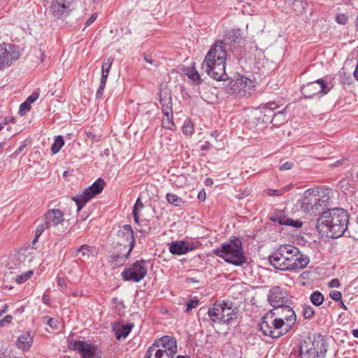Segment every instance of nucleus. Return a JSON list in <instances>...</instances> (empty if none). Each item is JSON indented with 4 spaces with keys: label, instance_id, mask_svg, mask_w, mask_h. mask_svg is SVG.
Segmentation results:
<instances>
[{
    "label": "nucleus",
    "instance_id": "48",
    "mask_svg": "<svg viewBox=\"0 0 358 358\" xmlns=\"http://www.w3.org/2000/svg\"><path fill=\"white\" fill-rule=\"evenodd\" d=\"M330 297L334 301H339L342 299V294L339 291L334 290L330 292Z\"/></svg>",
    "mask_w": 358,
    "mask_h": 358
},
{
    "label": "nucleus",
    "instance_id": "35",
    "mask_svg": "<svg viewBox=\"0 0 358 358\" xmlns=\"http://www.w3.org/2000/svg\"><path fill=\"white\" fill-rule=\"evenodd\" d=\"M64 144V138L62 136H57L51 147V151L53 154H57L59 152L61 148Z\"/></svg>",
    "mask_w": 358,
    "mask_h": 358
},
{
    "label": "nucleus",
    "instance_id": "55",
    "mask_svg": "<svg viewBox=\"0 0 358 358\" xmlns=\"http://www.w3.org/2000/svg\"><path fill=\"white\" fill-rule=\"evenodd\" d=\"M143 208V204L141 201V199L138 198L134 206L133 211L138 212L139 209H141Z\"/></svg>",
    "mask_w": 358,
    "mask_h": 358
},
{
    "label": "nucleus",
    "instance_id": "16",
    "mask_svg": "<svg viewBox=\"0 0 358 358\" xmlns=\"http://www.w3.org/2000/svg\"><path fill=\"white\" fill-rule=\"evenodd\" d=\"M267 301L273 307V310L286 306V293L279 286L271 287L267 295Z\"/></svg>",
    "mask_w": 358,
    "mask_h": 358
},
{
    "label": "nucleus",
    "instance_id": "31",
    "mask_svg": "<svg viewBox=\"0 0 358 358\" xmlns=\"http://www.w3.org/2000/svg\"><path fill=\"white\" fill-rule=\"evenodd\" d=\"M134 327L133 324L122 325L120 328L115 329V338L120 340L121 338H126Z\"/></svg>",
    "mask_w": 358,
    "mask_h": 358
},
{
    "label": "nucleus",
    "instance_id": "37",
    "mask_svg": "<svg viewBox=\"0 0 358 358\" xmlns=\"http://www.w3.org/2000/svg\"><path fill=\"white\" fill-rule=\"evenodd\" d=\"M33 273H34L33 271H26L24 273L17 275L15 277V280L17 284H22V283L26 282L27 280H29L31 277Z\"/></svg>",
    "mask_w": 358,
    "mask_h": 358
},
{
    "label": "nucleus",
    "instance_id": "38",
    "mask_svg": "<svg viewBox=\"0 0 358 358\" xmlns=\"http://www.w3.org/2000/svg\"><path fill=\"white\" fill-rule=\"evenodd\" d=\"M14 259L16 262H19V264H24L27 261L30 262L31 260V258L29 256L26 255L24 252H17L15 256Z\"/></svg>",
    "mask_w": 358,
    "mask_h": 358
},
{
    "label": "nucleus",
    "instance_id": "56",
    "mask_svg": "<svg viewBox=\"0 0 358 358\" xmlns=\"http://www.w3.org/2000/svg\"><path fill=\"white\" fill-rule=\"evenodd\" d=\"M105 87H106V85H99V87L98 88L96 93V96L97 99L102 98Z\"/></svg>",
    "mask_w": 358,
    "mask_h": 358
},
{
    "label": "nucleus",
    "instance_id": "22",
    "mask_svg": "<svg viewBox=\"0 0 358 358\" xmlns=\"http://www.w3.org/2000/svg\"><path fill=\"white\" fill-rule=\"evenodd\" d=\"M223 311L222 303H215L213 307L208 310L209 320L212 323L224 324V318L222 315Z\"/></svg>",
    "mask_w": 358,
    "mask_h": 358
},
{
    "label": "nucleus",
    "instance_id": "10",
    "mask_svg": "<svg viewBox=\"0 0 358 358\" xmlns=\"http://www.w3.org/2000/svg\"><path fill=\"white\" fill-rule=\"evenodd\" d=\"M68 348L71 350L78 351L82 358L101 357V352L94 345L83 341H70L68 343Z\"/></svg>",
    "mask_w": 358,
    "mask_h": 358
},
{
    "label": "nucleus",
    "instance_id": "45",
    "mask_svg": "<svg viewBox=\"0 0 358 358\" xmlns=\"http://www.w3.org/2000/svg\"><path fill=\"white\" fill-rule=\"evenodd\" d=\"M183 133L185 134H192L194 132V127L190 122H185L182 127Z\"/></svg>",
    "mask_w": 358,
    "mask_h": 358
},
{
    "label": "nucleus",
    "instance_id": "59",
    "mask_svg": "<svg viewBox=\"0 0 358 358\" xmlns=\"http://www.w3.org/2000/svg\"><path fill=\"white\" fill-rule=\"evenodd\" d=\"M57 283L62 288H65L66 287V280L63 277H59L57 278Z\"/></svg>",
    "mask_w": 358,
    "mask_h": 358
},
{
    "label": "nucleus",
    "instance_id": "47",
    "mask_svg": "<svg viewBox=\"0 0 358 358\" xmlns=\"http://www.w3.org/2000/svg\"><path fill=\"white\" fill-rule=\"evenodd\" d=\"M348 17L345 14H338L336 16V22L340 24H345L348 22Z\"/></svg>",
    "mask_w": 358,
    "mask_h": 358
},
{
    "label": "nucleus",
    "instance_id": "23",
    "mask_svg": "<svg viewBox=\"0 0 358 358\" xmlns=\"http://www.w3.org/2000/svg\"><path fill=\"white\" fill-rule=\"evenodd\" d=\"M194 248V246L188 245L184 241H175L170 244L169 251L173 255H184Z\"/></svg>",
    "mask_w": 358,
    "mask_h": 358
},
{
    "label": "nucleus",
    "instance_id": "36",
    "mask_svg": "<svg viewBox=\"0 0 358 358\" xmlns=\"http://www.w3.org/2000/svg\"><path fill=\"white\" fill-rule=\"evenodd\" d=\"M156 350H155L154 346H150L145 354V358H158L157 357L156 355ZM169 357H165L164 355H162L160 358H174L176 354L169 355V353H167Z\"/></svg>",
    "mask_w": 358,
    "mask_h": 358
},
{
    "label": "nucleus",
    "instance_id": "50",
    "mask_svg": "<svg viewBox=\"0 0 358 358\" xmlns=\"http://www.w3.org/2000/svg\"><path fill=\"white\" fill-rule=\"evenodd\" d=\"M38 92H34L26 100V101H27L28 103H29L30 104L34 103L35 101L37 100V99L38 98Z\"/></svg>",
    "mask_w": 358,
    "mask_h": 358
},
{
    "label": "nucleus",
    "instance_id": "44",
    "mask_svg": "<svg viewBox=\"0 0 358 358\" xmlns=\"http://www.w3.org/2000/svg\"><path fill=\"white\" fill-rule=\"evenodd\" d=\"M129 248L130 247H127V245H122L116 243V245L114 248V251L119 255H124V253H127L126 252L129 250Z\"/></svg>",
    "mask_w": 358,
    "mask_h": 358
},
{
    "label": "nucleus",
    "instance_id": "64",
    "mask_svg": "<svg viewBox=\"0 0 358 358\" xmlns=\"http://www.w3.org/2000/svg\"><path fill=\"white\" fill-rule=\"evenodd\" d=\"M108 76H107V75L101 74V83H100V85H106V80H107Z\"/></svg>",
    "mask_w": 358,
    "mask_h": 358
},
{
    "label": "nucleus",
    "instance_id": "4",
    "mask_svg": "<svg viewBox=\"0 0 358 358\" xmlns=\"http://www.w3.org/2000/svg\"><path fill=\"white\" fill-rule=\"evenodd\" d=\"M328 344L325 338L320 335L308 336L300 341L298 350L292 351L290 358H325Z\"/></svg>",
    "mask_w": 358,
    "mask_h": 358
},
{
    "label": "nucleus",
    "instance_id": "14",
    "mask_svg": "<svg viewBox=\"0 0 358 358\" xmlns=\"http://www.w3.org/2000/svg\"><path fill=\"white\" fill-rule=\"evenodd\" d=\"M329 88L323 79H318L310 82L301 87V93L305 98L312 99L315 96L326 94L329 92Z\"/></svg>",
    "mask_w": 358,
    "mask_h": 358
},
{
    "label": "nucleus",
    "instance_id": "20",
    "mask_svg": "<svg viewBox=\"0 0 358 358\" xmlns=\"http://www.w3.org/2000/svg\"><path fill=\"white\" fill-rule=\"evenodd\" d=\"M9 50L7 49L5 43L0 44V69L5 66H10L13 61L19 57V53L15 51L11 52L13 45H8Z\"/></svg>",
    "mask_w": 358,
    "mask_h": 358
},
{
    "label": "nucleus",
    "instance_id": "12",
    "mask_svg": "<svg viewBox=\"0 0 358 358\" xmlns=\"http://www.w3.org/2000/svg\"><path fill=\"white\" fill-rule=\"evenodd\" d=\"M151 346L155 347V350H156L155 355L158 358L162 357V355L169 357L167 353H169V355L177 353L176 341L169 336H163L155 341Z\"/></svg>",
    "mask_w": 358,
    "mask_h": 358
},
{
    "label": "nucleus",
    "instance_id": "41",
    "mask_svg": "<svg viewBox=\"0 0 358 358\" xmlns=\"http://www.w3.org/2000/svg\"><path fill=\"white\" fill-rule=\"evenodd\" d=\"M49 228L46 224L44 222L43 224H40L38 225L36 229L35 238L33 241V243L37 241L38 238L42 234V233L45 231V229Z\"/></svg>",
    "mask_w": 358,
    "mask_h": 358
},
{
    "label": "nucleus",
    "instance_id": "3",
    "mask_svg": "<svg viewBox=\"0 0 358 358\" xmlns=\"http://www.w3.org/2000/svg\"><path fill=\"white\" fill-rule=\"evenodd\" d=\"M226 58V43L219 40L206 55L201 64L202 70L216 80H225L228 79L225 71Z\"/></svg>",
    "mask_w": 358,
    "mask_h": 358
},
{
    "label": "nucleus",
    "instance_id": "9",
    "mask_svg": "<svg viewBox=\"0 0 358 358\" xmlns=\"http://www.w3.org/2000/svg\"><path fill=\"white\" fill-rule=\"evenodd\" d=\"M255 88L254 82L244 76H237L229 81L227 89L239 96H245L251 94Z\"/></svg>",
    "mask_w": 358,
    "mask_h": 358
},
{
    "label": "nucleus",
    "instance_id": "46",
    "mask_svg": "<svg viewBox=\"0 0 358 358\" xmlns=\"http://www.w3.org/2000/svg\"><path fill=\"white\" fill-rule=\"evenodd\" d=\"M199 304V300L196 299H191L187 303L186 312H189L192 310L193 308H196Z\"/></svg>",
    "mask_w": 358,
    "mask_h": 358
},
{
    "label": "nucleus",
    "instance_id": "30",
    "mask_svg": "<svg viewBox=\"0 0 358 358\" xmlns=\"http://www.w3.org/2000/svg\"><path fill=\"white\" fill-rule=\"evenodd\" d=\"M80 254H81L84 258H90L93 254V247L84 244L75 250L73 257H76Z\"/></svg>",
    "mask_w": 358,
    "mask_h": 358
},
{
    "label": "nucleus",
    "instance_id": "25",
    "mask_svg": "<svg viewBox=\"0 0 358 358\" xmlns=\"http://www.w3.org/2000/svg\"><path fill=\"white\" fill-rule=\"evenodd\" d=\"M131 251L132 250H128L124 255H119L114 251L113 255L109 257L108 262L114 268L121 266L129 258Z\"/></svg>",
    "mask_w": 358,
    "mask_h": 358
},
{
    "label": "nucleus",
    "instance_id": "39",
    "mask_svg": "<svg viewBox=\"0 0 358 358\" xmlns=\"http://www.w3.org/2000/svg\"><path fill=\"white\" fill-rule=\"evenodd\" d=\"M187 77L191 79L194 82L198 81L199 83L200 81V76L197 71H196L194 67L191 68L189 69L186 73Z\"/></svg>",
    "mask_w": 358,
    "mask_h": 358
},
{
    "label": "nucleus",
    "instance_id": "53",
    "mask_svg": "<svg viewBox=\"0 0 358 358\" xmlns=\"http://www.w3.org/2000/svg\"><path fill=\"white\" fill-rule=\"evenodd\" d=\"M13 317L11 315H6L3 320H0V327L4 326L5 324H10L12 322Z\"/></svg>",
    "mask_w": 358,
    "mask_h": 358
},
{
    "label": "nucleus",
    "instance_id": "21",
    "mask_svg": "<svg viewBox=\"0 0 358 358\" xmlns=\"http://www.w3.org/2000/svg\"><path fill=\"white\" fill-rule=\"evenodd\" d=\"M45 223L50 228L62 224L64 221L63 213L59 209L48 210L44 215Z\"/></svg>",
    "mask_w": 358,
    "mask_h": 358
},
{
    "label": "nucleus",
    "instance_id": "42",
    "mask_svg": "<svg viewBox=\"0 0 358 358\" xmlns=\"http://www.w3.org/2000/svg\"><path fill=\"white\" fill-rule=\"evenodd\" d=\"M113 60L111 59H108L107 62H105L102 64L101 66V74L108 76L110 69L112 66Z\"/></svg>",
    "mask_w": 358,
    "mask_h": 358
},
{
    "label": "nucleus",
    "instance_id": "6",
    "mask_svg": "<svg viewBox=\"0 0 358 358\" xmlns=\"http://www.w3.org/2000/svg\"><path fill=\"white\" fill-rule=\"evenodd\" d=\"M213 253L226 262L236 266H243L247 262L243 250L242 241L237 237L230 239L229 242L223 243L214 249Z\"/></svg>",
    "mask_w": 358,
    "mask_h": 358
},
{
    "label": "nucleus",
    "instance_id": "27",
    "mask_svg": "<svg viewBox=\"0 0 358 358\" xmlns=\"http://www.w3.org/2000/svg\"><path fill=\"white\" fill-rule=\"evenodd\" d=\"M159 101L162 106V113H171L173 111L171 97L166 91L160 92Z\"/></svg>",
    "mask_w": 358,
    "mask_h": 358
},
{
    "label": "nucleus",
    "instance_id": "1",
    "mask_svg": "<svg viewBox=\"0 0 358 358\" xmlns=\"http://www.w3.org/2000/svg\"><path fill=\"white\" fill-rule=\"evenodd\" d=\"M349 215L343 208H332L324 211L317 219L316 229L324 237L338 238L345 232L348 236L357 238L348 227Z\"/></svg>",
    "mask_w": 358,
    "mask_h": 358
},
{
    "label": "nucleus",
    "instance_id": "51",
    "mask_svg": "<svg viewBox=\"0 0 358 358\" xmlns=\"http://www.w3.org/2000/svg\"><path fill=\"white\" fill-rule=\"evenodd\" d=\"M293 166V163L291 162H287L284 164H282L280 166V171H287V170H289L292 168Z\"/></svg>",
    "mask_w": 358,
    "mask_h": 358
},
{
    "label": "nucleus",
    "instance_id": "26",
    "mask_svg": "<svg viewBox=\"0 0 358 358\" xmlns=\"http://www.w3.org/2000/svg\"><path fill=\"white\" fill-rule=\"evenodd\" d=\"M33 343V336L30 332H27L21 335L17 340V347L22 350H28Z\"/></svg>",
    "mask_w": 358,
    "mask_h": 358
},
{
    "label": "nucleus",
    "instance_id": "33",
    "mask_svg": "<svg viewBox=\"0 0 358 358\" xmlns=\"http://www.w3.org/2000/svg\"><path fill=\"white\" fill-rule=\"evenodd\" d=\"M167 201L174 206H181L185 203V201L178 195L173 193L166 194Z\"/></svg>",
    "mask_w": 358,
    "mask_h": 358
},
{
    "label": "nucleus",
    "instance_id": "17",
    "mask_svg": "<svg viewBox=\"0 0 358 358\" xmlns=\"http://www.w3.org/2000/svg\"><path fill=\"white\" fill-rule=\"evenodd\" d=\"M135 243L134 231L131 225L124 224L117 232L116 243L118 245H127L129 246V250H133Z\"/></svg>",
    "mask_w": 358,
    "mask_h": 358
},
{
    "label": "nucleus",
    "instance_id": "57",
    "mask_svg": "<svg viewBox=\"0 0 358 358\" xmlns=\"http://www.w3.org/2000/svg\"><path fill=\"white\" fill-rule=\"evenodd\" d=\"M96 17H97L96 13L92 14L90 17V18L86 21L85 27H89L90 24H92L96 20Z\"/></svg>",
    "mask_w": 358,
    "mask_h": 358
},
{
    "label": "nucleus",
    "instance_id": "40",
    "mask_svg": "<svg viewBox=\"0 0 358 358\" xmlns=\"http://www.w3.org/2000/svg\"><path fill=\"white\" fill-rule=\"evenodd\" d=\"M315 314L313 308L308 305H305L303 307V315L306 319L311 318Z\"/></svg>",
    "mask_w": 358,
    "mask_h": 358
},
{
    "label": "nucleus",
    "instance_id": "11",
    "mask_svg": "<svg viewBox=\"0 0 358 358\" xmlns=\"http://www.w3.org/2000/svg\"><path fill=\"white\" fill-rule=\"evenodd\" d=\"M271 319V324L273 326V331L269 329L266 322H261L259 325V330L262 331L265 336H269L271 338H278L285 335L291 329L289 327H287L283 319H280L279 317Z\"/></svg>",
    "mask_w": 358,
    "mask_h": 358
},
{
    "label": "nucleus",
    "instance_id": "34",
    "mask_svg": "<svg viewBox=\"0 0 358 358\" xmlns=\"http://www.w3.org/2000/svg\"><path fill=\"white\" fill-rule=\"evenodd\" d=\"M310 300L316 306H320L324 302V295L319 291H315L310 294Z\"/></svg>",
    "mask_w": 358,
    "mask_h": 358
},
{
    "label": "nucleus",
    "instance_id": "61",
    "mask_svg": "<svg viewBox=\"0 0 358 358\" xmlns=\"http://www.w3.org/2000/svg\"><path fill=\"white\" fill-rule=\"evenodd\" d=\"M86 135H87V137L92 141H99V138L97 137L96 135L94 134L91 131L87 132Z\"/></svg>",
    "mask_w": 358,
    "mask_h": 358
},
{
    "label": "nucleus",
    "instance_id": "13",
    "mask_svg": "<svg viewBox=\"0 0 358 358\" xmlns=\"http://www.w3.org/2000/svg\"><path fill=\"white\" fill-rule=\"evenodd\" d=\"M71 0H52L50 11L55 20H63L68 17L73 10Z\"/></svg>",
    "mask_w": 358,
    "mask_h": 358
},
{
    "label": "nucleus",
    "instance_id": "58",
    "mask_svg": "<svg viewBox=\"0 0 358 358\" xmlns=\"http://www.w3.org/2000/svg\"><path fill=\"white\" fill-rule=\"evenodd\" d=\"M208 90V89L207 87L203 88L202 90L200 92L201 97L203 100H205L208 102H210V100H208L209 97L206 96V93H207Z\"/></svg>",
    "mask_w": 358,
    "mask_h": 358
},
{
    "label": "nucleus",
    "instance_id": "49",
    "mask_svg": "<svg viewBox=\"0 0 358 358\" xmlns=\"http://www.w3.org/2000/svg\"><path fill=\"white\" fill-rule=\"evenodd\" d=\"M283 194L282 190H277L273 189H268L267 190V194L268 196H282Z\"/></svg>",
    "mask_w": 358,
    "mask_h": 358
},
{
    "label": "nucleus",
    "instance_id": "15",
    "mask_svg": "<svg viewBox=\"0 0 358 358\" xmlns=\"http://www.w3.org/2000/svg\"><path fill=\"white\" fill-rule=\"evenodd\" d=\"M278 108L275 102H268L260 106V113L263 115L262 117L264 122H272L278 117H282V121L285 119V112L284 110L274 112V110Z\"/></svg>",
    "mask_w": 358,
    "mask_h": 358
},
{
    "label": "nucleus",
    "instance_id": "63",
    "mask_svg": "<svg viewBox=\"0 0 358 358\" xmlns=\"http://www.w3.org/2000/svg\"><path fill=\"white\" fill-rule=\"evenodd\" d=\"M25 147H26L25 144H23V145H20L18 148H17L15 150V151L13 152L12 156H17V155H18L24 149Z\"/></svg>",
    "mask_w": 358,
    "mask_h": 358
},
{
    "label": "nucleus",
    "instance_id": "62",
    "mask_svg": "<svg viewBox=\"0 0 358 358\" xmlns=\"http://www.w3.org/2000/svg\"><path fill=\"white\" fill-rule=\"evenodd\" d=\"M268 315L264 316V317L262 318V322H266V324L268 325V327L269 328V329L271 331H273V326L272 324H271V321L268 320Z\"/></svg>",
    "mask_w": 358,
    "mask_h": 358
},
{
    "label": "nucleus",
    "instance_id": "19",
    "mask_svg": "<svg viewBox=\"0 0 358 358\" xmlns=\"http://www.w3.org/2000/svg\"><path fill=\"white\" fill-rule=\"evenodd\" d=\"M269 220L273 222H278L281 225L291 226L295 228H299L302 226V222L299 220H293L287 217L282 210H275L269 215Z\"/></svg>",
    "mask_w": 358,
    "mask_h": 358
},
{
    "label": "nucleus",
    "instance_id": "54",
    "mask_svg": "<svg viewBox=\"0 0 358 358\" xmlns=\"http://www.w3.org/2000/svg\"><path fill=\"white\" fill-rule=\"evenodd\" d=\"M328 286L331 288L339 287L341 286V283L337 278H334L329 282Z\"/></svg>",
    "mask_w": 358,
    "mask_h": 358
},
{
    "label": "nucleus",
    "instance_id": "28",
    "mask_svg": "<svg viewBox=\"0 0 358 358\" xmlns=\"http://www.w3.org/2000/svg\"><path fill=\"white\" fill-rule=\"evenodd\" d=\"M223 313L222 317L224 318V323H230L233 320L236 319V313L227 303L222 302Z\"/></svg>",
    "mask_w": 358,
    "mask_h": 358
},
{
    "label": "nucleus",
    "instance_id": "24",
    "mask_svg": "<svg viewBox=\"0 0 358 358\" xmlns=\"http://www.w3.org/2000/svg\"><path fill=\"white\" fill-rule=\"evenodd\" d=\"M288 8H290L296 15H301L304 13L308 6L307 1L303 0H285Z\"/></svg>",
    "mask_w": 358,
    "mask_h": 358
},
{
    "label": "nucleus",
    "instance_id": "29",
    "mask_svg": "<svg viewBox=\"0 0 358 358\" xmlns=\"http://www.w3.org/2000/svg\"><path fill=\"white\" fill-rule=\"evenodd\" d=\"M224 37L226 40L234 43H241L243 41L240 29H232L229 30L224 35Z\"/></svg>",
    "mask_w": 358,
    "mask_h": 358
},
{
    "label": "nucleus",
    "instance_id": "2",
    "mask_svg": "<svg viewBox=\"0 0 358 358\" xmlns=\"http://www.w3.org/2000/svg\"><path fill=\"white\" fill-rule=\"evenodd\" d=\"M271 266L281 271H295L305 268L310 262L309 257L301 253L299 249L292 245H280L268 257Z\"/></svg>",
    "mask_w": 358,
    "mask_h": 358
},
{
    "label": "nucleus",
    "instance_id": "43",
    "mask_svg": "<svg viewBox=\"0 0 358 358\" xmlns=\"http://www.w3.org/2000/svg\"><path fill=\"white\" fill-rule=\"evenodd\" d=\"M31 104L27 101L23 102L19 108V114L22 116L24 115L27 112H29L31 109Z\"/></svg>",
    "mask_w": 358,
    "mask_h": 358
},
{
    "label": "nucleus",
    "instance_id": "8",
    "mask_svg": "<svg viewBox=\"0 0 358 358\" xmlns=\"http://www.w3.org/2000/svg\"><path fill=\"white\" fill-rule=\"evenodd\" d=\"M148 266L145 260H138L126 268L121 273L125 281L139 282L147 275Z\"/></svg>",
    "mask_w": 358,
    "mask_h": 358
},
{
    "label": "nucleus",
    "instance_id": "7",
    "mask_svg": "<svg viewBox=\"0 0 358 358\" xmlns=\"http://www.w3.org/2000/svg\"><path fill=\"white\" fill-rule=\"evenodd\" d=\"M106 183L102 178L96 180L91 186L87 188L81 194L72 197L77 206V212H79L91 199L100 194Z\"/></svg>",
    "mask_w": 358,
    "mask_h": 358
},
{
    "label": "nucleus",
    "instance_id": "5",
    "mask_svg": "<svg viewBox=\"0 0 358 358\" xmlns=\"http://www.w3.org/2000/svg\"><path fill=\"white\" fill-rule=\"evenodd\" d=\"M329 189L320 192L308 189L304 192L301 200V208L310 215H321L329 203Z\"/></svg>",
    "mask_w": 358,
    "mask_h": 358
},
{
    "label": "nucleus",
    "instance_id": "18",
    "mask_svg": "<svg viewBox=\"0 0 358 358\" xmlns=\"http://www.w3.org/2000/svg\"><path fill=\"white\" fill-rule=\"evenodd\" d=\"M269 313L272 316L277 315L280 317V319H283L287 327H289L291 329L296 320L295 312L290 306L287 305L275 310H271Z\"/></svg>",
    "mask_w": 358,
    "mask_h": 358
},
{
    "label": "nucleus",
    "instance_id": "52",
    "mask_svg": "<svg viewBox=\"0 0 358 358\" xmlns=\"http://www.w3.org/2000/svg\"><path fill=\"white\" fill-rule=\"evenodd\" d=\"M48 321L46 324L51 327L52 328L57 329V321L52 317H47Z\"/></svg>",
    "mask_w": 358,
    "mask_h": 358
},
{
    "label": "nucleus",
    "instance_id": "60",
    "mask_svg": "<svg viewBox=\"0 0 358 358\" xmlns=\"http://www.w3.org/2000/svg\"><path fill=\"white\" fill-rule=\"evenodd\" d=\"M144 59L146 62L149 63L150 64L154 65L155 66H157V64L155 62L154 59H152L151 56L145 55Z\"/></svg>",
    "mask_w": 358,
    "mask_h": 358
},
{
    "label": "nucleus",
    "instance_id": "32",
    "mask_svg": "<svg viewBox=\"0 0 358 358\" xmlns=\"http://www.w3.org/2000/svg\"><path fill=\"white\" fill-rule=\"evenodd\" d=\"M164 117L162 121V125L166 129L173 130L175 129V124L173 122V111L171 113H163Z\"/></svg>",
    "mask_w": 358,
    "mask_h": 358
}]
</instances>
